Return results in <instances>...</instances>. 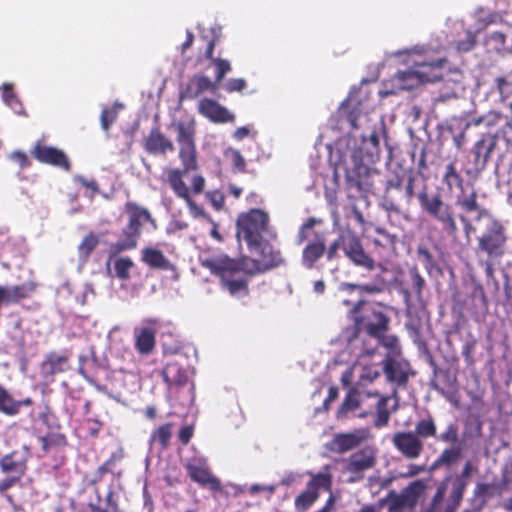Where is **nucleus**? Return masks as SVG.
<instances>
[{"label": "nucleus", "instance_id": "nucleus-1", "mask_svg": "<svg viewBox=\"0 0 512 512\" xmlns=\"http://www.w3.org/2000/svg\"><path fill=\"white\" fill-rule=\"evenodd\" d=\"M259 257V260L243 258L235 261L226 255L212 256L201 261L203 267L211 273L219 276L223 287L231 296L242 298L248 294L247 282L243 274L254 275L263 273L283 263L281 253L274 250L271 245H264L263 248L249 250Z\"/></svg>", "mask_w": 512, "mask_h": 512}, {"label": "nucleus", "instance_id": "nucleus-2", "mask_svg": "<svg viewBox=\"0 0 512 512\" xmlns=\"http://www.w3.org/2000/svg\"><path fill=\"white\" fill-rule=\"evenodd\" d=\"M385 137V124L383 120H379L371 130L357 137V145H353L350 138H339L333 146L328 147L331 154L336 153L339 156L348 180L360 185L361 179L369 174L371 163L379 157L380 138Z\"/></svg>", "mask_w": 512, "mask_h": 512}, {"label": "nucleus", "instance_id": "nucleus-3", "mask_svg": "<svg viewBox=\"0 0 512 512\" xmlns=\"http://www.w3.org/2000/svg\"><path fill=\"white\" fill-rule=\"evenodd\" d=\"M396 57L406 56V64H412L405 71L398 72L393 76L381 91L382 95L396 94L402 90H410L425 82L439 80L447 66V60L442 55H434L431 49L425 46H415L411 49L399 50L393 54Z\"/></svg>", "mask_w": 512, "mask_h": 512}, {"label": "nucleus", "instance_id": "nucleus-4", "mask_svg": "<svg viewBox=\"0 0 512 512\" xmlns=\"http://www.w3.org/2000/svg\"><path fill=\"white\" fill-rule=\"evenodd\" d=\"M477 470V466L471 460H467L460 475L446 478L437 487L429 512H455L468 486L469 478Z\"/></svg>", "mask_w": 512, "mask_h": 512}, {"label": "nucleus", "instance_id": "nucleus-5", "mask_svg": "<svg viewBox=\"0 0 512 512\" xmlns=\"http://www.w3.org/2000/svg\"><path fill=\"white\" fill-rule=\"evenodd\" d=\"M268 214L260 209H251L243 213L237 220V238L245 241L248 249H260L264 245H270L265 236L274 238L275 232L268 226Z\"/></svg>", "mask_w": 512, "mask_h": 512}, {"label": "nucleus", "instance_id": "nucleus-6", "mask_svg": "<svg viewBox=\"0 0 512 512\" xmlns=\"http://www.w3.org/2000/svg\"><path fill=\"white\" fill-rule=\"evenodd\" d=\"M373 107L367 100H362L361 93L359 95L351 93L346 102L342 106V112L347 113L350 131L342 138H350L353 145L358 144L357 137L362 136L363 132L371 130L376 121L380 119L371 117Z\"/></svg>", "mask_w": 512, "mask_h": 512}, {"label": "nucleus", "instance_id": "nucleus-7", "mask_svg": "<svg viewBox=\"0 0 512 512\" xmlns=\"http://www.w3.org/2000/svg\"><path fill=\"white\" fill-rule=\"evenodd\" d=\"M128 209L130 212L129 223L123 231L122 237L111 246L114 253H120L135 248L138 243L141 228L145 224H149L152 230L156 229V223L146 209L134 204H128Z\"/></svg>", "mask_w": 512, "mask_h": 512}, {"label": "nucleus", "instance_id": "nucleus-8", "mask_svg": "<svg viewBox=\"0 0 512 512\" xmlns=\"http://www.w3.org/2000/svg\"><path fill=\"white\" fill-rule=\"evenodd\" d=\"M378 449L367 445L342 460V473L348 475L347 482L355 483L363 479L364 473L372 469L377 462Z\"/></svg>", "mask_w": 512, "mask_h": 512}, {"label": "nucleus", "instance_id": "nucleus-9", "mask_svg": "<svg viewBox=\"0 0 512 512\" xmlns=\"http://www.w3.org/2000/svg\"><path fill=\"white\" fill-rule=\"evenodd\" d=\"M176 132V140L180 146L179 157L185 171H192L197 168L196 149L194 143L195 121L187 119L173 124Z\"/></svg>", "mask_w": 512, "mask_h": 512}, {"label": "nucleus", "instance_id": "nucleus-10", "mask_svg": "<svg viewBox=\"0 0 512 512\" xmlns=\"http://www.w3.org/2000/svg\"><path fill=\"white\" fill-rule=\"evenodd\" d=\"M477 221H483L487 232L479 237V249L489 256H500L506 241L502 225L494 220L486 211H480L476 216Z\"/></svg>", "mask_w": 512, "mask_h": 512}, {"label": "nucleus", "instance_id": "nucleus-11", "mask_svg": "<svg viewBox=\"0 0 512 512\" xmlns=\"http://www.w3.org/2000/svg\"><path fill=\"white\" fill-rule=\"evenodd\" d=\"M364 304L359 301L354 307L353 317L359 330H366L370 336H380L387 329L388 319L381 311H375L364 307L363 315L358 316L360 307Z\"/></svg>", "mask_w": 512, "mask_h": 512}, {"label": "nucleus", "instance_id": "nucleus-12", "mask_svg": "<svg viewBox=\"0 0 512 512\" xmlns=\"http://www.w3.org/2000/svg\"><path fill=\"white\" fill-rule=\"evenodd\" d=\"M427 484L424 480H416L409 484L400 494L389 496L388 504L391 510L404 511L412 509L423 495Z\"/></svg>", "mask_w": 512, "mask_h": 512}, {"label": "nucleus", "instance_id": "nucleus-13", "mask_svg": "<svg viewBox=\"0 0 512 512\" xmlns=\"http://www.w3.org/2000/svg\"><path fill=\"white\" fill-rule=\"evenodd\" d=\"M372 438L368 429H357L349 433L336 434L329 443L333 452L344 453Z\"/></svg>", "mask_w": 512, "mask_h": 512}, {"label": "nucleus", "instance_id": "nucleus-14", "mask_svg": "<svg viewBox=\"0 0 512 512\" xmlns=\"http://www.w3.org/2000/svg\"><path fill=\"white\" fill-rule=\"evenodd\" d=\"M383 363V371L389 382L398 385L405 384L410 375L411 369L409 363L402 358L401 354L397 356H385L384 359L379 360Z\"/></svg>", "mask_w": 512, "mask_h": 512}, {"label": "nucleus", "instance_id": "nucleus-15", "mask_svg": "<svg viewBox=\"0 0 512 512\" xmlns=\"http://www.w3.org/2000/svg\"><path fill=\"white\" fill-rule=\"evenodd\" d=\"M191 479L202 486H208L212 490L220 489L219 480L210 472L206 459L195 457L186 464Z\"/></svg>", "mask_w": 512, "mask_h": 512}, {"label": "nucleus", "instance_id": "nucleus-16", "mask_svg": "<svg viewBox=\"0 0 512 512\" xmlns=\"http://www.w3.org/2000/svg\"><path fill=\"white\" fill-rule=\"evenodd\" d=\"M497 142V135L485 134L474 144L472 151L476 173H480L485 169L492 152L497 146Z\"/></svg>", "mask_w": 512, "mask_h": 512}, {"label": "nucleus", "instance_id": "nucleus-17", "mask_svg": "<svg viewBox=\"0 0 512 512\" xmlns=\"http://www.w3.org/2000/svg\"><path fill=\"white\" fill-rule=\"evenodd\" d=\"M198 111L202 116L215 123H228L235 120V115L226 107L209 98L199 101Z\"/></svg>", "mask_w": 512, "mask_h": 512}, {"label": "nucleus", "instance_id": "nucleus-18", "mask_svg": "<svg viewBox=\"0 0 512 512\" xmlns=\"http://www.w3.org/2000/svg\"><path fill=\"white\" fill-rule=\"evenodd\" d=\"M394 446L407 458L416 459L423 450V442L412 432H398L393 436Z\"/></svg>", "mask_w": 512, "mask_h": 512}, {"label": "nucleus", "instance_id": "nucleus-19", "mask_svg": "<svg viewBox=\"0 0 512 512\" xmlns=\"http://www.w3.org/2000/svg\"><path fill=\"white\" fill-rule=\"evenodd\" d=\"M476 22L466 33L465 41L457 43L456 48L459 51H469L475 44V34L484 30L489 24L495 22L496 15L491 12L479 9L475 15Z\"/></svg>", "mask_w": 512, "mask_h": 512}, {"label": "nucleus", "instance_id": "nucleus-20", "mask_svg": "<svg viewBox=\"0 0 512 512\" xmlns=\"http://www.w3.org/2000/svg\"><path fill=\"white\" fill-rule=\"evenodd\" d=\"M32 154L39 162L54 165L67 171L70 169V163L67 156L62 150L57 148L37 144L34 147Z\"/></svg>", "mask_w": 512, "mask_h": 512}, {"label": "nucleus", "instance_id": "nucleus-21", "mask_svg": "<svg viewBox=\"0 0 512 512\" xmlns=\"http://www.w3.org/2000/svg\"><path fill=\"white\" fill-rule=\"evenodd\" d=\"M326 252V238L324 234H316L315 237L310 240L302 252V264L304 267L311 269L315 263L325 254Z\"/></svg>", "mask_w": 512, "mask_h": 512}, {"label": "nucleus", "instance_id": "nucleus-22", "mask_svg": "<svg viewBox=\"0 0 512 512\" xmlns=\"http://www.w3.org/2000/svg\"><path fill=\"white\" fill-rule=\"evenodd\" d=\"M344 252L355 264L372 269L374 266L373 260L370 259L364 252L360 241L353 235H350L343 240Z\"/></svg>", "mask_w": 512, "mask_h": 512}, {"label": "nucleus", "instance_id": "nucleus-23", "mask_svg": "<svg viewBox=\"0 0 512 512\" xmlns=\"http://www.w3.org/2000/svg\"><path fill=\"white\" fill-rule=\"evenodd\" d=\"M141 261L152 269L173 270L174 266L161 250L147 246L141 250Z\"/></svg>", "mask_w": 512, "mask_h": 512}, {"label": "nucleus", "instance_id": "nucleus-24", "mask_svg": "<svg viewBox=\"0 0 512 512\" xmlns=\"http://www.w3.org/2000/svg\"><path fill=\"white\" fill-rule=\"evenodd\" d=\"M145 149L152 154H164L173 151L174 145L158 129H153L146 138Z\"/></svg>", "mask_w": 512, "mask_h": 512}, {"label": "nucleus", "instance_id": "nucleus-25", "mask_svg": "<svg viewBox=\"0 0 512 512\" xmlns=\"http://www.w3.org/2000/svg\"><path fill=\"white\" fill-rule=\"evenodd\" d=\"M418 198L422 208L440 222L451 212L449 207L442 202L439 196L429 198L427 193L422 192L419 194Z\"/></svg>", "mask_w": 512, "mask_h": 512}, {"label": "nucleus", "instance_id": "nucleus-26", "mask_svg": "<svg viewBox=\"0 0 512 512\" xmlns=\"http://www.w3.org/2000/svg\"><path fill=\"white\" fill-rule=\"evenodd\" d=\"M155 329L150 326L135 329V347L139 353L148 355L155 347Z\"/></svg>", "mask_w": 512, "mask_h": 512}, {"label": "nucleus", "instance_id": "nucleus-27", "mask_svg": "<svg viewBox=\"0 0 512 512\" xmlns=\"http://www.w3.org/2000/svg\"><path fill=\"white\" fill-rule=\"evenodd\" d=\"M32 404V400L30 398H25L20 401L14 400V398L5 390L2 386H0V412L8 415L14 416L17 415L20 409L23 406H30Z\"/></svg>", "mask_w": 512, "mask_h": 512}, {"label": "nucleus", "instance_id": "nucleus-28", "mask_svg": "<svg viewBox=\"0 0 512 512\" xmlns=\"http://www.w3.org/2000/svg\"><path fill=\"white\" fill-rule=\"evenodd\" d=\"M376 408L377 417L374 422L377 428L384 427L387 425L392 410L397 407V399L395 397H382L378 394Z\"/></svg>", "mask_w": 512, "mask_h": 512}, {"label": "nucleus", "instance_id": "nucleus-29", "mask_svg": "<svg viewBox=\"0 0 512 512\" xmlns=\"http://www.w3.org/2000/svg\"><path fill=\"white\" fill-rule=\"evenodd\" d=\"M187 172L188 171H185L184 166L183 170L171 168L166 171V181L168 182L174 193L182 199L188 198V195H190L189 188L183 180V176Z\"/></svg>", "mask_w": 512, "mask_h": 512}, {"label": "nucleus", "instance_id": "nucleus-30", "mask_svg": "<svg viewBox=\"0 0 512 512\" xmlns=\"http://www.w3.org/2000/svg\"><path fill=\"white\" fill-rule=\"evenodd\" d=\"M375 356V351H366L361 354L354 368H361L362 372L360 374V378L362 380H368L370 382L374 381L380 375V369L377 363H368V359Z\"/></svg>", "mask_w": 512, "mask_h": 512}, {"label": "nucleus", "instance_id": "nucleus-31", "mask_svg": "<svg viewBox=\"0 0 512 512\" xmlns=\"http://www.w3.org/2000/svg\"><path fill=\"white\" fill-rule=\"evenodd\" d=\"M163 378L165 382L172 386H183L185 385L189 380V375L186 370H183L178 364L176 363H169L165 366L163 369Z\"/></svg>", "mask_w": 512, "mask_h": 512}, {"label": "nucleus", "instance_id": "nucleus-32", "mask_svg": "<svg viewBox=\"0 0 512 512\" xmlns=\"http://www.w3.org/2000/svg\"><path fill=\"white\" fill-rule=\"evenodd\" d=\"M217 89V83L212 82L206 76L193 77L186 88V95L190 98L197 97L205 91H214Z\"/></svg>", "mask_w": 512, "mask_h": 512}, {"label": "nucleus", "instance_id": "nucleus-33", "mask_svg": "<svg viewBox=\"0 0 512 512\" xmlns=\"http://www.w3.org/2000/svg\"><path fill=\"white\" fill-rule=\"evenodd\" d=\"M307 474L310 476V480L307 483L308 488L318 494L321 489L331 491L333 477L327 467L319 473L307 472Z\"/></svg>", "mask_w": 512, "mask_h": 512}, {"label": "nucleus", "instance_id": "nucleus-34", "mask_svg": "<svg viewBox=\"0 0 512 512\" xmlns=\"http://www.w3.org/2000/svg\"><path fill=\"white\" fill-rule=\"evenodd\" d=\"M461 453V448L457 446L444 449L437 457V459L432 463L430 470L434 471L442 466H448L455 463L460 459Z\"/></svg>", "mask_w": 512, "mask_h": 512}, {"label": "nucleus", "instance_id": "nucleus-35", "mask_svg": "<svg viewBox=\"0 0 512 512\" xmlns=\"http://www.w3.org/2000/svg\"><path fill=\"white\" fill-rule=\"evenodd\" d=\"M68 367L67 356L56 353L50 354L43 363V370L50 374L64 372Z\"/></svg>", "mask_w": 512, "mask_h": 512}, {"label": "nucleus", "instance_id": "nucleus-36", "mask_svg": "<svg viewBox=\"0 0 512 512\" xmlns=\"http://www.w3.org/2000/svg\"><path fill=\"white\" fill-rule=\"evenodd\" d=\"M369 397H378V392L370 393V392H360V391L352 390L346 396V398L341 406V411L346 412V411L354 410L361 405V402L365 398H369Z\"/></svg>", "mask_w": 512, "mask_h": 512}, {"label": "nucleus", "instance_id": "nucleus-37", "mask_svg": "<svg viewBox=\"0 0 512 512\" xmlns=\"http://www.w3.org/2000/svg\"><path fill=\"white\" fill-rule=\"evenodd\" d=\"M2 101L10 107L16 114L23 115L24 109L16 94L13 91L12 84L5 83L2 86Z\"/></svg>", "mask_w": 512, "mask_h": 512}, {"label": "nucleus", "instance_id": "nucleus-38", "mask_svg": "<svg viewBox=\"0 0 512 512\" xmlns=\"http://www.w3.org/2000/svg\"><path fill=\"white\" fill-rule=\"evenodd\" d=\"M318 498L319 494L308 488L306 485V489L295 498V509L298 512H305L317 501Z\"/></svg>", "mask_w": 512, "mask_h": 512}, {"label": "nucleus", "instance_id": "nucleus-39", "mask_svg": "<svg viewBox=\"0 0 512 512\" xmlns=\"http://www.w3.org/2000/svg\"><path fill=\"white\" fill-rule=\"evenodd\" d=\"M0 466L2 470L6 473H12V476H16V478H21L25 473V466L13 460L10 456H5L0 461Z\"/></svg>", "mask_w": 512, "mask_h": 512}, {"label": "nucleus", "instance_id": "nucleus-40", "mask_svg": "<svg viewBox=\"0 0 512 512\" xmlns=\"http://www.w3.org/2000/svg\"><path fill=\"white\" fill-rule=\"evenodd\" d=\"M123 108L120 103H115L111 108H105L102 110L100 121L103 130H108L109 127L114 123L117 118L118 112Z\"/></svg>", "mask_w": 512, "mask_h": 512}, {"label": "nucleus", "instance_id": "nucleus-41", "mask_svg": "<svg viewBox=\"0 0 512 512\" xmlns=\"http://www.w3.org/2000/svg\"><path fill=\"white\" fill-rule=\"evenodd\" d=\"M133 265V261L128 257L117 258L114 262L116 276L122 280H127L130 277Z\"/></svg>", "mask_w": 512, "mask_h": 512}, {"label": "nucleus", "instance_id": "nucleus-42", "mask_svg": "<svg viewBox=\"0 0 512 512\" xmlns=\"http://www.w3.org/2000/svg\"><path fill=\"white\" fill-rule=\"evenodd\" d=\"M375 337L383 347L388 349L386 356H397L401 354L397 337L393 335H383V333Z\"/></svg>", "mask_w": 512, "mask_h": 512}, {"label": "nucleus", "instance_id": "nucleus-43", "mask_svg": "<svg viewBox=\"0 0 512 512\" xmlns=\"http://www.w3.org/2000/svg\"><path fill=\"white\" fill-rule=\"evenodd\" d=\"M99 243V237L90 233L87 236L84 237L82 242L80 243L78 250L80 257L83 261H85L90 253L93 251V249L97 246Z\"/></svg>", "mask_w": 512, "mask_h": 512}, {"label": "nucleus", "instance_id": "nucleus-44", "mask_svg": "<svg viewBox=\"0 0 512 512\" xmlns=\"http://www.w3.org/2000/svg\"><path fill=\"white\" fill-rule=\"evenodd\" d=\"M172 435V426L171 424H164L160 426L158 429L153 431L150 437L151 442H158L162 447H166L169 443V440Z\"/></svg>", "mask_w": 512, "mask_h": 512}, {"label": "nucleus", "instance_id": "nucleus-45", "mask_svg": "<svg viewBox=\"0 0 512 512\" xmlns=\"http://www.w3.org/2000/svg\"><path fill=\"white\" fill-rule=\"evenodd\" d=\"M506 36L501 32L490 33L486 40L485 45L489 50L501 52L505 50Z\"/></svg>", "mask_w": 512, "mask_h": 512}, {"label": "nucleus", "instance_id": "nucleus-46", "mask_svg": "<svg viewBox=\"0 0 512 512\" xmlns=\"http://www.w3.org/2000/svg\"><path fill=\"white\" fill-rule=\"evenodd\" d=\"M416 435L428 438L436 434V426L431 418L420 420L415 427Z\"/></svg>", "mask_w": 512, "mask_h": 512}, {"label": "nucleus", "instance_id": "nucleus-47", "mask_svg": "<svg viewBox=\"0 0 512 512\" xmlns=\"http://www.w3.org/2000/svg\"><path fill=\"white\" fill-rule=\"evenodd\" d=\"M443 180L449 189H452L453 187H460L462 185V179L452 163L446 166Z\"/></svg>", "mask_w": 512, "mask_h": 512}, {"label": "nucleus", "instance_id": "nucleus-48", "mask_svg": "<svg viewBox=\"0 0 512 512\" xmlns=\"http://www.w3.org/2000/svg\"><path fill=\"white\" fill-rule=\"evenodd\" d=\"M495 485L488 483H477L474 489V496L486 502L494 496Z\"/></svg>", "mask_w": 512, "mask_h": 512}, {"label": "nucleus", "instance_id": "nucleus-49", "mask_svg": "<svg viewBox=\"0 0 512 512\" xmlns=\"http://www.w3.org/2000/svg\"><path fill=\"white\" fill-rule=\"evenodd\" d=\"M213 64L216 66V83L221 81L225 74L231 70L229 61L220 58H213Z\"/></svg>", "mask_w": 512, "mask_h": 512}, {"label": "nucleus", "instance_id": "nucleus-50", "mask_svg": "<svg viewBox=\"0 0 512 512\" xmlns=\"http://www.w3.org/2000/svg\"><path fill=\"white\" fill-rule=\"evenodd\" d=\"M439 440L446 443H455L458 440V427L451 423L446 430L439 435Z\"/></svg>", "mask_w": 512, "mask_h": 512}, {"label": "nucleus", "instance_id": "nucleus-51", "mask_svg": "<svg viewBox=\"0 0 512 512\" xmlns=\"http://www.w3.org/2000/svg\"><path fill=\"white\" fill-rule=\"evenodd\" d=\"M316 223H317V220L315 218H308L301 225L298 235H297L298 244L303 243L308 238L309 231L313 229V227L315 226Z\"/></svg>", "mask_w": 512, "mask_h": 512}, {"label": "nucleus", "instance_id": "nucleus-52", "mask_svg": "<svg viewBox=\"0 0 512 512\" xmlns=\"http://www.w3.org/2000/svg\"><path fill=\"white\" fill-rule=\"evenodd\" d=\"M95 296L94 288L92 284L85 283L82 287L80 295H76V300L80 304H86L90 299H93Z\"/></svg>", "mask_w": 512, "mask_h": 512}, {"label": "nucleus", "instance_id": "nucleus-53", "mask_svg": "<svg viewBox=\"0 0 512 512\" xmlns=\"http://www.w3.org/2000/svg\"><path fill=\"white\" fill-rule=\"evenodd\" d=\"M461 207L470 212V211H478V213L481 211L479 210L477 200H476V193L472 192L468 197L465 199L459 201Z\"/></svg>", "mask_w": 512, "mask_h": 512}, {"label": "nucleus", "instance_id": "nucleus-54", "mask_svg": "<svg viewBox=\"0 0 512 512\" xmlns=\"http://www.w3.org/2000/svg\"><path fill=\"white\" fill-rule=\"evenodd\" d=\"M255 135H256V132L254 131L253 126L247 125V126H242V127L237 128L233 133V138L236 141H241L246 137H249V136L254 137Z\"/></svg>", "mask_w": 512, "mask_h": 512}, {"label": "nucleus", "instance_id": "nucleus-55", "mask_svg": "<svg viewBox=\"0 0 512 512\" xmlns=\"http://www.w3.org/2000/svg\"><path fill=\"white\" fill-rule=\"evenodd\" d=\"M207 198L216 210L224 206V195L220 191H211L206 194Z\"/></svg>", "mask_w": 512, "mask_h": 512}, {"label": "nucleus", "instance_id": "nucleus-56", "mask_svg": "<svg viewBox=\"0 0 512 512\" xmlns=\"http://www.w3.org/2000/svg\"><path fill=\"white\" fill-rule=\"evenodd\" d=\"M226 155L230 157L233 165L238 170H243L244 169V167H245V160H244V158L242 157V155L240 154L239 151H237L235 149H229V150H227Z\"/></svg>", "mask_w": 512, "mask_h": 512}, {"label": "nucleus", "instance_id": "nucleus-57", "mask_svg": "<svg viewBox=\"0 0 512 512\" xmlns=\"http://www.w3.org/2000/svg\"><path fill=\"white\" fill-rule=\"evenodd\" d=\"M246 87V81L243 78L229 79L225 84V89L228 92L241 91Z\"/></svg>", "mask_w": 512, "mask_h": 512}, {"label": "nucleus", "instance_id": "nucleus-58", "mask_svg": "<svg viewBox=\"0 0 512 512\" xmlns=\"http://www.w3.org/2000/svg\"><path fill=\"white\" fill-rule=\"evenodd\" d=\"M341 290H353L357 289L360 292H367V293H375L378 291V288L374 285H354L350 283H342L340 285Z\"/></svg>", "mask_w": 512, "mask_h": 512}, {"label": "nucleus", "instance_id": "nucleus-59", "mask_svg": "<svg viewBox=\"0 0 512 512\" xmlns=\"http://www.w3.org/2000/svg\"><path fill=\"white\" fill-rule=\"evenodd\" d=\"M183 200H185V202L187 203V206L190 210V214L194 217V218H203L205 217V212L204 210L202 209L201 206L197 205L190 197V195H188V198H184Z\"/></svg>", "mask_w": 512, "mask_h": 512}, {"label": "nucleus", "instance_id": "nucleus-60", "mask_svg": "<svg viewBox=\"0 0 512 512\" xmlns=\"http://www.w3.org/2000/svg\"><path fill=\"white\" fill-rule=\"evenodd\" d=\"M443 224L444 230L449 234L454 236L457 232L456 223L452 217L451 212L441 221Z\"/></svg>", "mask_w": 512, "mask_h": 512}, {"label": "nucleus", "instance_id": "nucleus-61", "mask_svg": "<svg viewBox=\"0 0 512 512\" xmlns=\"http://www.w3.org/2000/svg\"><path fill=\"white\" fill-rule=\"evenodd\" d=\"M410 276L412 280V285L416 292L420 294L423 286H424V279L421 277V275L418 273L417 269L413 268L410 270Z\"/></svg>", "mask_w": 512, "mask_h": 512}, {"label": "nucleus", "instance_id": "nucleus-62", "mask_svg": "<svg viewBox=\"0 0 512 512\" xmlns=\"http://www.w3.org/2000/svg\"><path fill=\"white\" fill-rule=\"evenodd\" d=\"M77 181H79L84 187H86L89 190L88 196L92 198L94 194L98 192V187L95 181L93 180H87L81 176H77L75 178Z\"/></svg>", "mask_w": 512, "mask_h": 512}, {"label": "nucleus", "instance_id": "nucleus-63", "mask_svg": "<svg viewBox=\"0 0 512 512\" xmlns=\"http://www.w3.org/2000/svg\"><path fill=\"white\" fill-rule=\"evenodd\" d=\"M10 159L17 162L21 168L29 165V160L25 153L21 151H14L10 154Z\"/></svg>", "mask_w": 512, "mask_h": 512}, {"label": "nucleus", "instance_id": "nucleus-64", "mask_svg": "<svg viewBox=\"0 0 512 512\" xmlns=\"http://www.w3.org/2000/svg\"><path fill=\"white\" fill-rule=\"evenodd\" d=\"M192 190L196 194H200L205 186V179L201 175L193 176L191 180Z\"/></svg>", "mask_w": 512, "mask_h": 512}]
</instances>
